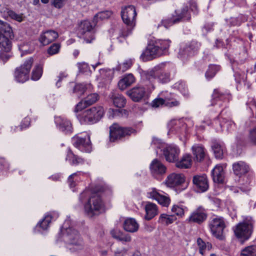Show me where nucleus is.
Returning <instances> with one entry per match:
<instances>
[{
	"instance_id": "nucleus-32",
	"label": "nucleus",
	"mask_w": 256,
	"mask_h": 256,
	"mask_svg": "<svg viewBox=\"0 0 256 256\" xmlns=\"http://www.w3.org/2000/svg\"><path fill=\"white\" fill-rule=\"evenodd\" d=\"M135 82V78L133 74H129L125 75L118 82V86L121 90H124L130 86Z\"/></svg>"
},
{
	"instance_id": "nucleus-44",
	"label": "nucleus",
	"mask_w": 256,
	"mask_h": 256,
	"mask_svg": "<svg viewBox=\"0 0 256 256\" xmlns=\"http://www.w3.org/2000/svg\"><path fill=\"white\" fill-rule=\"evenodd\" d=\"M241 256H256V245L248 246L241 252Z\"/></svg>"
},
{
	"instance_id": "nucleus-26",
	"label": "nucleus",
	"mask_w": 256,
	"mask_h": 256,
	"mask_svg": "<svg viewBox=\"0 0 256 256\" xmlns=\"http://www.w3.org/2000/svg\"><path fill=\"white\" fill-rule=\"evenodd\" d=\"M184 181L183 174L173 173L168 176L166 184L168 186L172 188L181 184Z\"/></svg>"
},
{
	"instance_id": "nucleus-25",
	"label": "nucleus",
	"mask_w": 256,
	"mask_h": 256,
	"mask_svg": "<svg viewBox=\"0 0 256 256\" xmlns=\"http://www.w3.org/2000/svg\"><path fill=\"white\" fill-rule=\"evenodd\" d=\"M58 36V33L54 30L44 32L40 36L39 40L43 45H48L55 40Z\"/></svg>"
},
{
	"instance_id": "nucleus-38",
	"label": "nucleus",
	"mask_w": 256,
	"mask_h": 256,
	"mask_svg": "<svg viewBox=\"0 0 256 256\" xmlns=\"http://www.w3.org/2000/svg\"><path fill=\"white\" fill-rule=\"evenodd\" d=\"M172 87L179 90L184 96L188 97L189 96L188 88L183 81L180 80L176 82L172 86Z\"/></svg>"
},
{
	"instance_id": "nucleus-59",
	"label": "nucleus",
	"mask_w": 256,
	"mask_h": 256,
	"mask_svg": "<svg viewBox=\"0 0 256 256\" xmlns=\"http://www.w3.org/2000/svg\"><path fill=\"white\" fill-rule=\"evenodd\" d=\"M100 75L102 77L111 78V75L112 74V71L110 69H100Z\"/></svg>"
},
{
	"instance_id": "nucleus-24",
	"label": "nucleus",
	"mask_w": 256,
	"mask_h": 256,
	"mask_svg": "<svg viewBox=\"0 0 256 256\" xmlns=\"http://www.w3.org/2000/svg\"><path fill=\"white\" fill-rule=\"evenodd\" d=\"M148 196L156 200L164 206H168L170 204V198L168 196L160 194L155 188H153L152 191L148 192Z\"/></svg>"
},
{
	"instance_id": "nucleus-31",
	"label": "nucleus",
	"mask_w": 256,
	"mask_h": 256,
	"mask_svg": "<svg viewBox=\"0 0 256 256\" xmlns=\"http://www.w3.org/2000/svg\"><path fill=\"white\" fill-rule=\"evenodd\" d=\"M174 163L176 166L178 168H188L192 164V156L190 154H186L182 156L180 160H178V158Z\"/></svg>"
},
{
	"instance_id": "nucleus-18",
	"label": "nucleus",
	"mask_w": 256,
	"mask_h": 256,
	"mask_svg": "<svg viewBox=\"0 0 256 256\" xmlns=\"http://www.w3.org/2000/svg\"><path fill=\"white\" fill-rule=\"evenodd\" d=\"M180 153V148L174 145L168 146L162 150V154L166 160L169 162L174 163L178 160Z\"/></svg>"
},
{
	"instance_id": "nucleus-2",
	"label": "nucleus",
	"mask_w": 256,
	"mask_h": 256,
	"mask_svg": "<svg viewBox=\"0 0 256 256\" xmlns=\"http://www.w3.org/2000/svg\"><path fill=\"white\" fill-rule=\"evenodd\" d=\"M171 42L169 40H158L148 44L140 56L143 62L152 60L166 54Z\"/></svg>"
},
{
	"instance_id": "nucleus-8",
	"label": "nucleus",
	"mask_w": 256,
	"mask_h": 256,
	"mask_svg": "<svg viewBox=\"0 0 256 256\" xmlns=\"http://www.w3.org/2000/svg\"><path fill=\"white\" fill-rule=\"evenodd\" d=\"M172 72L174 74L176 70L173 66H171L164 69V70L151 71L145 74V77L149 82L154 84V80L157 79L158 82L162 84H166L170 82L172 79Z\"/></svg>"
},
{
	"instance_id": "nucleus-16",
	"label": "nucleus",
	"mask_w": 256,
	"mask_h": 256,
	"mask_svg": "<svg viewBox=\"0 0 256 256\" xmlns=\"http://www.w3.org/2000/svg\"><path fill=\"white\" fill-rule=\"evenodd\" d=\"M207 218L206 210L200 206L190 213L186 220L189 223L201 224L206 220Z\"/></svg>"
},
{
	"instance_id": "nucleus-52",
	"label": "nucleus",
	"mask_w": 256,
	"mask_h": 256,
	"mask_svg": "<svg viewBox=\"0 0 256 256\" xmlns=\"http://www.w3.org/2000/svg\"><path fill=\"white\" fill-rule=\"evenodd\" d=\"M165 100H168L166 105L170 107L178 106L180 104V102L178 100H176L175 99H173V98H172L171 96H166Z\"/></svg>"
},
{
	"instance_id": "nucleus-1",
	"label": "nucleus",
	"mask_w": 256,
	"mask_h": 256,
	"mask_svg": "<svg viewBox=\"0 0 256 256\" xmlns=\"http://www.w3.org/2000/svg\"><path fill=\"white\" fill-rule=\"evenodd\" d=\"M103 189L102 186H96L93 190V193L86 190L80 195L79 199L82 202L84 199L88 198L84 205V209L86 214L90 218L98 215L104 209V202L98 194V192H102Z\"/></svg>"
},
{
	"instance_id": "nucleus-39",
	"label": "nucleus",
	"mask_w": 256,
	"mask_h": 256,
	"mask_svg": "<svg viewBox=\"0 0 256 256\" xmlns=\"http://www.w3.org/2000/svg\"><path fill=\"white\" fill-rule=\"evenodd\" d=\"M220 67L218 65L210 64L206 70L205 76L207 80H210L220 70Z\"/></svg>"
},
{
	"instance_id": "nucleus-7",
	"label": "nucleus",
	"mask_w": 256,
	"mask_h": 256,
	"mask_svg": "<svg viewBox=\"0 0 256 256\" xmlns=\"http://www.w3.org/2000/svg\"><path fill=\"white\" fill-rule=\"evenodd\" d=\"M136 12L134 6L129 5L126 6L121 12V16L124 22L126 24L127 28V34H124L122 31L121 36H128L132 32V29L135 26L136 18Z\"/></svg>"
},
{
	"instance_id": "nucleus-37",
	"label": "nucleus",
	"mask_w": 256,
	"mask_h": 256,
	"mask_svg": "<svg viewBox=\"0 0 256 256\" xmlns=\"http://www.w3.org/2000/svg\"><path fill=\"white\" fill-rule=\"evenodd\" d=\"M211 146L215 157L218 159H222L224 156V146L216 140L212 142Z\"/></svg>"
},
{
	"instance_id": "nucleus-49",
	"label": "nucleus",
	"mask_w": 256,
	"mask_h": 256,
	"mask_svg": "<svg viewBox=\"0 0 256 256\" xmlns=\"http://www.w3.org/2000/svg\"><path fill=\"white\" fill-rule=\"evenodd\" d=\"M60 44L58 43H54L51 45L48 50V53L50 55L58 54L60 50Z\"/></svg>"
},
{
	"instance_id": "nucleus-11",
	"label": "nucleus",
	"mask_w": 256,
	"mask_h": 256,
	"mask_svg": "<svg viewBox=\"0 0 256 256\" xmlns=\"http://www.w3.org/2000/svg\"><path fill=\"white\" fill-rule=\"evenodd\" d=\"M208 227L212 236L218 240H222L223 232L226 227L225 220L219 216H214L208 221Z\"/></svg>"
},
{
	"instance_id": "nucleus-30",
	"label": "nucleus",
	"mask_w": 256,
	"mask_h": 256,
	"mask_svg": "<svg viewBox=\"0 0 256 256\" xmlns=\"http://www.w3.org/2000/svg\"><path fill=\"white\" fill-rule=\"evenodd\" d=\"M232 169L234 174L236 176L241 177L248 172L249 167L246 162L240 161L233 164Z\"/></svg>"
},
{
	"instance_id": "nucleus-53",
	"label": "nucleus",
	"mask_w": 256,
	"mask_h": 256,
	"mask_svg": "<svg viewBox=\"0 0 256 256\" xmlns=\"http://www.w3.org/2000/svg\"><path fill=\"white\" fill-rule=\"evenodd\" d=\"M248 139L252 144L256 145V126L250 130Z\"/></svg>"
},
{
	"instance_id": "nucleus-48",
	"label": "nucleus",
	"mask_w": 256,
	"mask_h": 256,
	"mask_svg": "<svg viewBox=\"0 0 256 256\" xmlns=\"http://www.w3.org/2000/svg\"><path fill=\"white\" fill-rule=\"evenodd\" d=\"M220 124L221 128H226L227 130H228L230 128H232V126L235 125L233 122L226 118H222V120L220 122Z\"/></svg>"
},
{
	"instance_id": "nucleus-42",
	"label": "nucleus",
	"mask_w": 256,
	"mask_h": 256,
	"mask_svg": "<svg viewBox=\"0 0 256 256\" xmlns=\"http://www.w3.org/2000/svg\"><path fill=\"white\" fill-rule=\"evenodd\" d=\"M186 210H187L186 207L178 204L174 205L171 209L172 212L174 213L173 215L175 216H178L179 218H182L184 216Z\"/></svg>"
},
{
	"instance_id": "nucleus-3",
	"label": "nucleus",
	"mask_w": 256,
	"mask_h": 256,
	"mask_svg": "<svg viewBox=\"0 0 256 256\" xmlns=\"http://www.w3.org/2000/svg\"><path fill=\"white\" fill-rule=\"evenodd\" d=\"M70 223V220L68 219L64 224L63 228L65 229V232L63 234V238L68 244L73 245L74 249L82 250L84 246L82 239L78 230L69 225Z\"/></svg>"
},
{
	"instance_id": "nucleus-20",
	"label": "nucleus",
	"mask_w": 256,
	"mask_h": 256,
	"mask_svg": "<svg viewBox=\"0 0 256 256\" xmlns=\"http://www.w3.org/2000/svg\"><path fill=\"white\" fill-rule=\"evenodd\" d=\"M98 94L96 93L88 95L86 98L82 100L76 105L74 108V112H78L82 110L87 106L94 104L98 100Z\"/></svg>"
},
{
	"instance_id": "nucleus-41",
	"label": "nucleus",
	"mask_w": 256,
	"mask_h": 256,
	"mask_svg": "<svg viewBox=\"0 0 256 256\" xmlns=\"http://www.w3.org/2000/svg\"><path fill=\"white\" fill-rule=\"evenodd\" d=\"M112 14V12L111 10H104L98 13H97L94 18V24H96L98 20H104L106 19H108L110 18Z\"/></svg>"
},
{
	"instance_id": "nucleus-33",
	"label": "nucleus",
	"mask_w": 256,
	"mask_h": 256,
	"mask_svg": "<svg viewBox=\"0 0 256 256\" xmlns=\"http://www.w3.org/2000/svg\"><path fill=\"white\" fill-rule=\"evenodd\" d=\"M123 227L124 230L130 232H135L139 228V225L136 220L134 218H128L125 220Z\"/></svg>"
},
{
	"instance_id": "nucleus-45",
	"label": "nucleus",
	"mask_w": 256,
	"mask_h": 256,
	"mask_svg": "<svg viewBox=\"0 0 256 256\" xmlns=\"http://www.w3.org/2000/svg\"><path fill=\"white\" fill-rule=\"evenodd\" d=\"M52 216V214H48L44 219L38 222L37 226H40L42 230H46L51 222Z\"/></svg>"
},
{
	"instance_id": "nucleus-60",
	"label": "nucleus",
	"mask_w": 256,
	"mask_h": 256,
	"mask_svg": "<svg viewBox=\"0 0 256 256\" xmlns=\"http://www.w3.org/2000/svg\"><path fill=\"white\" fill-rule=\"evenodd\" d=\"M79 72L82 73L86 72L88 70V66L86 62H82L78 64Z\"/></svg>"
},
{
	"instance_id": "nucleus-6",
	"label": "nucleus",
	"mask_w": 256,
	"mask_h": 256,
	"mask_svg": "<svg viewBox=\"0 0 256 256\" xmlns=\"http://www.w3.org/2000/svg\"><path fill=\"white\" fill-rule=\"evenodd\" d=\"M136 130L131 127H122L117 123L113 124L110 127V139L115 142L128 138L132 134L136 135Z\"/></svg>"
},
{
	"instance_id": "nucleus-14",
	"label": "nucleus",
	"mask_w": 256,
	"mask_h": 256,
	"mask_svg": "<svg viewBox=\"0 0 256 256\" xmlns=\"http://www.w3.org/2000/svg\"><path fill=\"white\" fill-rule=\"evenodd\" d=\"M201 46V44L196 40L187 42L184 45L181 46L179 56L182 59L196 55Z\"/></svg>"
},
{
	"instance_id": "nucleus-51",
	"label": "nucleus",
	"mask_w": 256,
	"mask_h": 256,
	"mask_svg": "<svg viewBox=\"0 0 256 256\" xmlns=\"http://www.w3.org/2000/svg\"><path fill=\"white\" fill-rule=\"evenodd\" d=\"M8 14L11 18L16 20L18 22H21L23 20L22 14H18L13 10H8Z\"/></svg>"
},
{
	"instance_id": "nucleus-21",
	"label": "nucleus",
	"mask_w": 256,
	"mask_h": 256,
	"mask_svg": "<svg viewBox=\"0 0 256 256\" xmlns=\"http://www.w3.org/2000/svg\"><path fill=\"white\" fill-rule=\"evenodd\" d=\"M54 122L60 130L66 134L72 132V128L70 122L65 118L57 116L54 118Z\"/></svg>"
},
{
	"instance_id": "nucleus-12",
	"label": "nucleus",
	"mask_w": 256,
	"mask_h": 256,
	"mask_svg": "<svg viewBox=\"0 0 256 256\" xmlns=\"http://www.w3.org/2000/svg\"><path fill=\"white\" fill-rule=\"evenodd\" d=\"M93 26L88 20H83L78 24L77 30L78 36L86 43H91L95 37L92 31Z\"/></svg>"
},
{
	"instance_id": "nucleus-62",
	"label": "nucleus",
	"mask_w": 256,
	"mask_h": 256,
	"mask_svg": "<svg viewBox=\"0 0 256 256\" xmlns=\"http://www.w3.org/2000/svg\"><path fill=\"white\" fill-rule=\"evenodd\" d=\"M64 0H53L52 5L56 8H60L64 6Z\"/></svg>"
},
{
	"instance_id": "nucleus-46",
	"label": "nucleus",
	"mask_w": 256,
	"mask_h": 256,
	"mask_svg": "<svg viewBox=\"0 0 256 256\" xmlns=\"http://www.w3.org/2000/svg\"><path fill=\"white\" fill-rule=\"evenodd\" d=\"M1 48L0 50V60H2L4 63L6 62L10 57V50L12 47L10 48V50H6L2 46H0Z\"/></svg>"
},
{
	"instance_id": "nucleus-19",
	"label": "nucleus",
	"mask_w": 256,
	"mask_h": 256,
	"mask_svg": "<svg viewBox=\"0 0 256 256\" xmlns=\"http://www.w3.org/2000/svg\"><path fill=\"white\" fill-rule=\"evenodd\" d=\"M150 170L152 176L158 178L166 173V167L160 160L155 158L152 160L150 165Z\"/></svg>"
},
{
	"instance_id": "nucleus-10",
	"label": "nucleus",
	"mask_w": 256,
	"mask_h": 256,
	"mask_svg": "<svg viewBox=\"0 0 256 256\" xmlns=\"http://www.w3.org/2000/svg\"><path fill=\"white\" fill-rule=\"evenodd\" d=\"M254 221L252 218H246L242 222L238 223L234 229L236 236L238 238L248 240L250 236L254 227Z\"/></svg>"
},
{
	"instance_id": "nucleus-63",
	"label": "nucleus",
	"mask_w": 256,
	"mask_h": 256,
	"mask_svg": "<svg viewBox=\"0 0 256 256\" xmlns=\"http://www.w3.org/2000/svg\"><path fill=\"white\" fill-rule=\"evenodd\" d=\"M214 46L216 47V48H228L227 46H226V44L222 40L218 39L216 40Z\"/></svg>"
},
{
	"instance_id": "nucleus-28",
	"label": "nucleus",
	"mask_w": 256,
	"mask_h": 256,
	"mask_svg": "<svg viewBox=\"0 0 256 256\" xmlns=\"http://www.w3.org/2000/svg\"><path fill=\"white\" fill-rule=\"evenodd\" d=\"M109 97L112 101L114 104L117 108H122L124 107L126 103L125 97L116 91L112 92Z\"/></svg>"
},
{
	"instance_id": "nucleus-9",
	"label": "nucleus",
	"mask_w": 256,
	"mask_h": 256,
	"mask_svg": "<svg viewBox=\"0 0 256 256\" xmlns=\"http://www.w3.org/2000/svg\"><path fill=\"white\" fill-rule=\"evenodd\" d=\"M14 37L12 28L6 22L0 20V46L6 50L12 46L11 40Z\"/></svg>"
},
{
	"instance_id": "nucleus-35",
	"label": "nucleus",
	"mask_w": 256,
	"mask_h": 256,
	"mask_svg": "<svg viewBox=\"0 0 256 256\" xmlns=\"http://www.w3.org/2000/svg\"><path fill=\"white\" fill-rule=\"evenodd\" d=\"M66 160H68L72 166H78L84 163V159L74 154L70 150H68Z\"/></svg>"
},
{
	"instance_id": "nucleus-23",
	"label": "nucleus",
	"mask_w": 256,
	"mask_h": 256,
	"mask_svg": "<svg viewBox=\"0 0 256 256\" xmlns=\"http://www.w3.org/2000/svg\"><path fill=\"white\" fill-rule=\"evenodd\" d=\"M230 97L231 96L229 94L224 93L218 89H215L212 95L210 105L214 106L215 104H218L220 107L222 105L220 102H229Z\"/></svg>"
},
{
	"instance_id": "nucleus-43",
	"label": "nucleus",
	"mask_w": 256,
	"mask_h": 256,
	"mask_svg": "<svg viewBox=\"0 0 256 256\" xmlns=\"http://www.w3.org/2000/svg\"><path fill=\"white\" fill-rule=\"evenodd\" d=\"M42 67L40 64L36 65L32 70L31 78L33 80H38L42 74Z\"/></svg>"
},
{
	"instance_id": "nucleus-22",
	"label": "nucleus",
	"mask_w": 256,
	"mask_h": 256,
	"mask_svg": "<svg viewBox=\"0 0 256 256\" xmlns=\"http://www.w3.org/2000/svg\"><path fill=\"white\" fill-rule=\"evenodd\" d=\"M192 181L198 192H202L208 190V184L206 175L195 176L193 178Z\"/></svg>"
},
{
	"instance_id": "nucleus-50",
	"label": "nucleus",
	"mask_w": 256,
	"mask_h": 256,
	"mask_svg": "<svg viewBox=\"0 0 256 256\" xmlns=\"http://www.w3.org/2000/svg\"><path fill=\"white\" fill-rule=\"evenodd\" d=\"M132 64V62L131 60H126L122 64H119L118 70L125 72L131 67Z\"/></svg>"
},
{
	"instance_id": "nucleus-17",
	"label": "nucleus",
	"mask_w": 256,
	"mask_h": 256,
	"mask_svg": "<svg viewBox=\"0 0 256 256\" xmlns=\"http://www.w3.org/2000/svg\"><path fill=\"white\" fill-rule=\"evenodd\" d=\"M74 146L80 150L86 152H90L92 150V144L90 136L86 135L84 138L75 136L72 138Z\"/></svg>"
},
{
	"instance_id": "nucleus-5",
	"label": "nucleus",
	"mask_w": 256,
	"mask_h": 256,
	"mask_svg": "<svg viewBox=\"0 0 256 256\" xmlns=\"http://www.w3.org/2000/svg\"><path fill=\"white\" fill-rule=\"evenodd\" d=\"M154 88V84L146 80L145 75L142 76L141 84L127 92V94L134 102H139L145 96L147 92H151Z\"/></svg>"
},
{
	"instance_id": "nucleus-34",
	"label": "nucleus",
	"mask_w": 256,
	"mask_h": 256,
	"mask_svg": "<svg viewBox=\"0 0 256 256\" xmlns=\"http://www.w3.org/2000/svg\"><path fill=\"white\" fill-rule=\"evenodd\" d=\"M212 176L214 182H223L224 179L223 167L219 165L216 166L212 171Z\"/></svg>"
},
{
	"instance_id": "nucleus-64",
	"label": "nucleus",
	"mask_w": 256,
	"mask_h": 256,
	"mask_svg": "<svg viewBox=\"0 0 256 256\" xmlns=\"http://www.w3.org/2000/svg\"><path fill=\"white\" fill-rule=\"evenodd\" d=\"M27 46L26 44L21 45L20 46V50L22 52L21 54L22 56L24 54L31 53L32 50H28L26 48Z\"/></svg>"
},
{
	"instance_id": "nucleus-54",
	"label": "nucleus",
	"mask_w": 256,
	"mask_h": 256,
	"mask_svg": "<svg viewBox=\"0 0 256 256\" xmlns=\"http://www.w3.org/2000/svg\"><path fill=\"white\" fill-rule=\"evenodd\" d=\"M197 244L199 246V252L201 254L204 255L206 248V243L201 238H198L197 239Z\"/></svg>"
},
{
	"instance_id": "nucleus-47",
	"label": "nucleus",
	"mask_w": 256,
	"mask_h": 256,
	"mask_svg": "<svg viewBox=\"0 0 256 256\" xmlns=\"http://www.w3.org/2000/svg\"><path fill=\"white\" fill-rule=\"evenodd\" d=\"M86 90L85 86L82 84H77L74 88L73 92L76 94V96L80 98Z\"/></svg>"
},
{
	"instance_id": "nucleus-27",
	"label": "nucleus",
	"mask_w": 256,
	"mask_h": 256,
	"mask_svg": "<svg viewBox=\"0 0 256 256\" xmlns=\"http://www.w3.org/2000/svg\"><path fill=\"white\" fill-rule=\"evenodd\" d=\"M192 152L194 156V160L196 162H200L204 160L206 152L205 148L201 145L196 144L192 148Z\"/></svg>"
},
{
	"instance_id": "nucleus-13",
	"label": "nucleus",
	"mask_w": 256,
	"mask_h": 256,
	"mask_svg": "<svg viewBox=\"0 0 256 256\" xmlns=\"http://www.w3.org/2000/svg\"><path fill=\"white\" fill-rule=\"evenodd\" d=\"M33 62V58L30 57L24 62L23 64L16 68L14 76L17 82L24 83L28 80L30 72Z\"/></svg>"
},
{
	"instance_id": "nucleus-36",
	"label": "nucleus",
	"mask_w": 256,
	"mask_h": 256,
	"mask_svg": "<svg viewBox=\"0 0 256 256\" xmlns=\"http://www.w3.org/2000/svg\"><path fill=\"white\" fill-rule=\"evenodd\" d=\"M110 234L114 238L122 242H130L131 241V237L128 234H126L118 230H112Z\"/></svg>"
},
{
	"instance_id": "nucleus-61",
	"label": "nucleus",
	"mask_w": 256,
	"mask_h": 256,
	"mask_svg": "<svg viewBox=\"0 0 256 256\" xmlns=\"http://www.w3.org/2000/svg\"><path fill=\"white\" fill-rule=\"evenodd\" d=\"M30 124V121L28 118H26L22 122L20 126L19 127L16 128L20 129V130H22L24 128H28Z\"/></svg>"
},
{
	"instance_id": "nucleus-55",
	"label": "nucleus",
	"mask_w": 256,
	"mask_h": 256,
	"mask_svg": "<svg viewBox=\"0 0 256 256\" xmlns=\"http://www.w3.org/2000/svg\"><path fill=\"white\" fill-rule=\"evenodd\" d=\"M214 23H206L202 27V30L204 34H206L208 32L213 30Z\"/></svg>"
},
{
	"instance_id": "nucleus-56",
	"label": "nucleus",
	"mask_w": 256,
	"mask_h": 256,
	"mask_svg": "<svg viewBox=\"0 0 256 256\" xmlns=\"http://www.w3.org/2000/svg\"><path fill=\"white\" fill-rule=\"evenodd\" d=\"M165 101L166 100L162 98H157L152 102L151 104L152 107L158 108L164 104Z\"/></svg>"
},
{
	"instance_id": "nucleus-58",
	"label": "nucleus",
	"mask_w": 256,
	"mask_h": 256,
	"mask_svg": "<svg viewBox=\"0 0 256 256\" xmlns=\"http://www.w3.org/2000/svg\"><path fill=\"white\" fill-rule=\"evenodd\" d=\"M128 249L126 248H117L114 252V256H124L128 252Z\"/></svg>"
},
{
	"instance_id": "nucleus-15",
	"label": "nucleus",
	"mask_w": 256,
	"mask_h": 256,
	"mask_svg": "<svg viewBox=\"0 0 256 256\" xmlns=\"http://www.w3.org/2000/svg\"><path fill=\"white\" fill-rule=\"evenodd\" d=\"M176 16L162 21L164 27L168 28L174 24L179 22L182 20H188L190 19V15L188 10V7L184 6L180 11L176 10Z\"/></svg>"
},
{
	"instance_id": "nucleus-29",
	"label": "nucleus",
	"mask_w": 256,
	"mask_h": 256,
	"mask_svg": "<svg viewBox=\"0 0 256 256\" xmlns=\"http://www.w3.org/2000/svg\"><path fill=\"white\" fill-rule=\"evenodd\" d=\"M146 215L144 218L150 220L158 214V208L155 204L147 202L144 206Z\"/></svg>"
},
{
	"instance_id": "nucleus-4",
	"label": "nucleus",
	"mask_w": 256,
	"mask_h": 256,
	"mask_svg": "<svg viewBox=\"0 0 256 256\" xmlns=\"http://www.w3.org/2000/svg\"><path fill=\"white\" fill-rule=\"evenodd\" d=\"M104 110L101 106H93L88 108L76 116L81 124H94L96 123L103 117Z\"/></svg>"
},
{
	"instance_id": "nucleus-57",
	"label": "nucleus",
	"mask_w": 256,
	"mask_h": 256,
	"mask_svg": "<svg viewBox=\"0 0 256 256\" xmlns=\"http://www.w3.org/2000/svg\"><path fill=\"white\" fill-rule=\"evenodd\" d=\"M78 172L74 173L70 176L68 178V182L70 186L72 188H74L76 185V182L74 180V178L76 176H77L78 175Z\"/></svg>"
},
{
	"instance_id": "nucleus-40",
	"label": "nucleus",
	"mask_w": 256,
	"mask_h": 256,
	"mask_svg": "<svg viewBox=\"0 0 256 256\" xmlns=\"http://www.w3.org/2000/svg\"><path fill=\"white\" fill-rule=\"evenodd\" d=\"M176 220V218L174 215L162 214L160 215L158 222L168 225L172 224Z\"/></svg>"
}]
</instances>
